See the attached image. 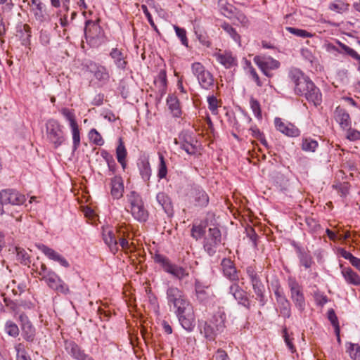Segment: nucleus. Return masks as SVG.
Masks as SVG:
<instances>
[{
    "mask_svg": "<svg viewBox=\"0 0 360 360\" xmlns=\"http://www.w3.org/2000/svg\"><path fill=\"white\" fill-rule=\"evenodd\" d=\"M44 281L51 289L58 293L68 295L70 292L68 284L54 271L49 272V274L45 277Z\"/></svg>",
    "mask_w": 360,
    "mask_h": 360,
    "instance_id": "obj_12",
    "label": "nucleus"
},
{
    "mask_svg": "<svg viewBox=\"0 0 360 360\" xmlns=\"http://www.w3.org/2000/svg\"><path fill=\"white\" fill-rule=\"evenodd\" d=\"M127 155V149L122 139H119V144L116 148V157L118 162L121 165L122 167L124 169L127 166L126 157Z\"/></svg>",
    "mask_w": 360,
    "mask_h": 360,
    "instance_id": "obj_36",
    "label": "nucleus"
},
{
    "mask_svg": "<svg viewBox=\"0 0 360 360\" xmlns=\"http://www.w3.org/2000/svg\"><path fill=\"white\" fill-rule=\"evenodd\" d=\"M4 330L6 334L13 338H16L19 335V328L13 321L11 320L6 321L4 326Z\"/></svg>",
    "mask_w": 360,
    "mask_h": 360,
    "instance_id": "obj_45",
    "label": "nucleus"
},
{
    "mask_svg": "<svg viewBox=\"0 0 360 360\" xmlns=\"http://www.w3.org/2000/svg\"><path fill=\"white\" fill-rule=\"evenodd\" d=\"M217 328L212 321L205 322L203 326V329L201 330V333H203L205 337L210 340H214L215 337L221 333V332L217 331Z\"/></svg>",
    "mask_w": 360,
    "mask_h": 360,
    "instance_id": "obj_38",
    "label": "nucleus"
},
{
    "mask_svg": "<svg viewBox=\"0 0 360 360\" xmlns=\"http://www.w3.org/2000/svg\"><path fill=\"white\" fill-rule=\"evenodd\" d=\"M319 143L316 141L311 138H303L301 148L305 152H315Z\"/></svg>",
    "mask_w": 360,
    "mask_h": 360,
    "instance_id": "obj_42",
    "label": "nucleus"
},
{
    "mask_svg": "<svg viewBox=\"0 0 360 360\" xmlns=\"http://www.w3.org/2000/svg\"><path fill=\"white\" fill-rule=\"evenodd\" d=\"M190 200L197 207H205L208 205L209 197L206 192L198 186H193L188 193Z\"/></svg>",
    "mask_w": 360,
    "mask_h": 360,
    "instance_id": "obj_15",
    "label": "nucleus"
},
{
    "mask_svg": "<svg viewBox=\"0 0 360 360\" xmlns=\"http://www.w3.org/2000/svg\"><path fill=\"white\" fill-rule=\"evenodd\" d=\"M287 281L290 292V298L297 310L302 313L306 307L302 287L295 277L289 276Z\"/></svg>",
    "mask_w": 360,
    "mask_h": 360,
    "instance_id": "obj_7",
    "label": "nucleus"
},
{
    "mask_svg": "<svg viewBox=\"0 0 360 360\" xmlns=\"http://www.w3.org/2000/svg\"><path fill=\"white\" fill-rule=\"evenodd\" d=\"M61 114L69 122L72 136V150L75 151L80 146V132L78 124L76 120V116L73 110L64 108L60 110Z\"/></svg>",
    "mask_w": 360,
    "mask_h": 360,
    "instance_id": "obj_9",
    "label": "nucleus"
},
{
    "mask_svg": "<svg viewBox=\"0 0 360 360\" xmlns=\"http://www.w3.org/2000/svg\"><path fill=\"white\" fill-rule=\"evenodd\" d=\"M283 338H284L286 345L288 346V347L290 350V352L292 353L295 352V346L292 343V342L288 336L286 328H285L283 329Z\"/></svg>",
    "mask_w": 360,
    "mask_h": 360,
    "instance_id": "obj_63",
    "label": "nucleus"
},
{
    "mask_svg": "<svg viewBox=\"0 0 360 360\" xmlns=\"http://www.w3.org/2000/svg\"><path fill=\"white\" fill-rule=\"evenodd\" d=\"M205 226L194 224L191 229V236L196 240L200 238L205 234Z\"/></svg>",
    "mask_w": 360,
    "mask_h": 360,
    "instance_id": "obj_56",
    "label": "nucleus"
},
{
    "mask_svg": "<svg viewBox=\"0 0 360 360\" xmlns=\"http://www.w3.org/2000/svg\"><path fill=\"white\" fill-rule=\"evenodd\" d=\"M191 71L196 77L200 86L205 90H212L215 86L213 75L199 62L191 64Z\"/></svg>",
    "mask_w": 360,
    "mask_h": 360,
    "instance_id": "obj_5",
    "label": "nucleus"
},
{
    "mask_svg": "<svg viewBox=\"0 0 360 360\" xmlns=\"http://www.w3.org/2000/svg\"><path fill=\"white\" fill-rule=\"evenodd\" d=\"M285 30L289 32L290 34L302 39L305 38H311L313 37V34L308 31L302 29H299L292 27H286Z\"/></svg>",
    "mask_w": 360,
    "mask_h": 360,
    "instance_id": "obj_47",
    "label": "nucleus"
},
{
    "mask_svg": "<svg viewBox=\"0 0 360 360\" xmlns=\"http://www.w3.org/2000/svg\"><path fill=\"white\" fill-rule=\"evenodd\" d=\"M274 295H275V297H276V302H279L281 300L287 299V297L285 295L282 288H281V286L279 285L276 286V288H274Z\"/></svg>",
    "mask_w": 360,
    "mask_h": 360,
    "instance_id": "obj_62",
    "label": "nucleus"
},
{
    "mask_svg": "<svg viewBox=\"0 0 360 360\" xmlns=\"http://www.w3.org/2000/svg\"><path fill=\"white\" fill-rule=\"evenodd\" d=\"M250 108L254 113V115L257 119H261L262 118V112H261L260 103H259V101L257 99H255V98L251 97L250 99Z\"/></svg>",
    "mask_w": 360,
    "mask_h": 360,
    "instance_id": "obj_52",
    "label": "nucleus"
},
{
    "mask_svg": "<svg viewBox=\"0 0 360 360\" xmlns=\"http://www.w3.org/2000/svg\"><path fill=\"white\" fill-rule=\"evenodd\" d=\"M288 77L294 84L295 94L303 96L307 101L317 107L322 103V94L314 83L298 68H292Z\"/></svg>",
    "mask_w": 360,
    "mask_h": 360,
    "instance_id": "obj_2",
    "label": "nucleus"
},
{
    "mask_svg": "<svg viewBox=\"0 0 360 360\" xmlns=\"http://www.w3.org/2000/svg\"><path fill=\"white\" fill-rule=\"evenodd\" d=\"M46 136L49 141L56 148L60 146L65 141L63 127L55 120H49L46 124Z\"/></svg>",
    "mask_w": 360,
    "mask_h": 360,
    "instance_id": "obj_8",
    "label": "nucleus"
},
{
    "mask_svg": "<svg viewBox=\"0 0 360 360\" xmlns=\"http://www.w3.org/2000/svg\"><path fill=\"white\" fill-rule=\"evenodd\" d=\"M167 105L173 116L179 117L181 115L179 101L174 95H169L167 98Z\"/></svg>",
    "mask_w": 360,
    "mask_h": 360,
    "instance_id": "obj_33",
    "label": "nucleus"
},
{
    "mask_svg": "<svg viewBox=\"0 0 360 360\" xmlns=\"http://www.w3.org/2000/svg\"><path fill=\"white\" fill-rule=\"evenodd\" d=\"M197 141L187 132H182L179 136V139H174V143L179 145L180 148L188 155H195L197 152Z\"/></svg>",
    "mask_w": 360,
    "mask_h": 360,
    "instance_id": "obj_14",
    "label": "nucleus"
},
{
    "mask_svg": "<svg viewBox=\"0 0 360 360\" xmlns=\"http://www.w3.org/2000/svg\"><path fill=\"white\" fill-rule=\"evenodd\" d=\"M16 257L17 259L20 261L23 265H29L31 262L30 255L28 253L22 248L16 247Z\"/></svg>",
    "mask_w": 360,
    "mask_h": 360,
    "instance_id": "obj_46",
    "label": "nucleus"
},
{
    "mask_svg": "<svg viewBox=\"0 0 360 360\" xmlns=\"http://www.w3.org/2000/svg\"><path fill=\"white\" fill-rule=\"evenodd\" d=\"M160 162L158 167L157 176L160 179H165L167 174V167L162 154L159 153Z\"/></svg>",
    "mask_w": 360,
    "mask_h": 360,
    "instance_id": "obj_48",
    "label": "nucleus"
},
{
    "mask_svg": "<svg viewBox=\"0 0 360 360\" xmlns=\"http://www.w3.org/2000/svg\"><path fill=\"white\" fill-rule=\"evenodd\" d=\"M35 272L37 276H41V280L45 281V277L49 274V272H53V271L49 269L44 263H40L39 266H36Z\"/></svg>",
    "mask_w": 360,
    "mask_h": 360,
    "instance_id": "obj_57",
    "label": "nucleus"
},
{
    "mask_svg": "<svg viewBox=\"0 0 360 360\" xmlns=\"http://www.w3.org/2000/svg\"><path fill=\"white\" fill-rule=\"evenodd\" d=\"M347 352L352 360H360V346L352 342L347 343Z\"/></svg>",
    "mask_w": 360,
    "mask_h": 360,
    "instance_id": "obj_44",
    "label": "nucleus"
},
{
    "mask_svg": "<svg viewBox=\"0 0 360 360\" xmlns=\"http://www.w3.org/2000/svg\"><path fill=\"white\" fill-rule=\"evenodd\" d=\"M39 40L41 44L46 46L50 42V34L46 31L40 32Z\"/></svg>",
    "mask_w": 360,
    "mask_h": 360,
    "instance_id": "obj_64",
    "label": "nucleus"
},
{
    "mask_svg": "<svg viewBox=\"0 0 360 360\" xmlns=\"http://www.w3.org/2000/svg\"><path fill=\"white\" fill-rule=\"evenodd\" d=\"M124 193V184L121 176H115L111 179V195L114 199H120Z\"/></svg>",
    "mask_w": 360,
    "mask_h": 360,
    "instance_id": "obj_28",
    "label": "nucleus"
},
{
    "mask_svg": "<svg viewBox=\"0 0 360 360\" xmlns=\"http://www.w3.org/2000/svg\"><path fill=\"white\" fill-rule=\"evenodd\" d=\"M14 349L16 352V360H32L23 343H16Z\"/></svg>",
    "mask_w": 360,
    "mask_h": 360,
    "instance_id": "obj_39",
    "label": "nucleus"
},
{
    "mask_svg": "<svg viewBox=\"0 0 360 360\" xmlns=\"http://www.w3.org/2000/svg\"><path fill=\"white\" fill-rule=\"evenodd\" d=\"M245 273L251 283L256 300L259 302L260 306L264 307L267 303L266 290L256 266H248L245 268Z\"/></svg>",
    "mask_w": 360,
    "mask_h": 360,
    "instance_id": "obj_3",
    "label": "nucleus"
},
{
    "mask_svg": "<svg viewBox=\"0 0 360 360\" xmlns=\"http://www.w3.org/2000/svg\"><path fill=\"white\" fill-rule=\"evenodd\" d=\"M84 34L86 41L92 43L93 41L102 38L103 30L97 22L87 20L85 25Z\"/></svg>",
    "mask_w": 360,
    "mask_h": 360,
    "instance_id": "obj_19",
    "label": "nucleus"
},
{
    "mask_svg": "<svg viewBox=\"0 0 360 360\" xmlns=\"http://www.w3.org/2000/svg\"><path fill=\"white\" fill-rule=\"evenodd\" d=\"M254 63L258 66L264 75L271 77V70L279 68L281 63L278 60L268 56H256L253 58Z\"/></svg>",
    "mask_w": 360,
    "mask_h": 360,
    "instance_id": "obj_11",
    "label": "nucleus"
},
{
    "mask_svg": "<svg viewBox=\"0 0 360 360\" xmlns=\"http://www.w3.org/2000/svg\"><path fill=\"white\" fill-rule=\"evenodd\" d=\"M141 9H142L143 13L145 14L146 17L147 18V20H148L149 24L151 25V27L153 28H154L155 30H158L157 26L155 24V22L153 20L152 15L150 13V12L148 11L147 6L146 5H142Z\"/></svg>",
    "mask_w": 360,
    "mask_h": 360,
    "instance_id": "obj_60",
    "label": "nucleus"
},
{
    "mask_svg": "<svg viewBox=\"0 0 360 360\" xmlns=\"http://www.w3.org/2000/svg\"><path fill=\"white\" fill-rule=\"evenodd\" d=\"M64 347L67 353L76 360H94L72 340H65Z\"/></svg>",
    "mask_w": 360,
    "mask_h": 360,
    "instance_id": "obj_17",
    "label": "nucleus"
},
{
    "mask_svg": "<svg viewBox=\"0 0 360 360\" xmlns=\"http://www.w3.org/2000/svg\"><path fill=\"white\" fill-rule=\"evenodd\" d=\"M109 56L113 60L117 68L122 70L126 69L127 65V61L126 60L127 56L122 50L117 47L112 48L110 51Z\"/></svg>",
    "mask_w": 360,
    "mask_h": 360,
    "instance_id": "obj_26",
    "label": "nucleus"
},
{
    "mask_svg": "<svg viewBox=\"0 0 360 360\" xmlns=\"http://www.w3.org/2000/svg\"><path fill=\"white\" fill-rule=\"evenodd\" d=\"M167 304L174 311L184 329L191 332L195 328V316L193 307L182 290L174 285L166 290Z\"/></svg>",
    "mask_w": 360,
    "mask_h": 360,
    "instance_id": "obj_1",
    "label": "nucleus"
},
{
    "mask_svg": "<svg viewBox=\"0 0 360 360\" xmlns=\"http://www.w3.org/2000/svg\"><path fill=\"white\" fill-rule=\"evenodd\" d=\"M229 292L233 295L238 304L243 306L247 309L251 307L250 300L245 291L237 283L231 284L229 289Z\"/></svg>",
    "mask_w": 360,
    "mask_h": 360,
    "instance_id": "obj_18",
    "label": "nucleus"
},
{
    "mask_svg": "<svg viewBox=\"0 0 360 360\" xmlns=\"http://www.w3.org/2000/svg\"><path fill=\"white\" fill-rule=\"evenodd\" d=\"M156 200L168 215L172 214V202L169 197L165 193H158L156 195Z\"/></svg>",
    "mask_w": 360,
    "mask_h": 360,
    "instance_id": "obj_31",
    "label": "nucleus"
},
{
    "mask_svg": "<svg viewBox=\"0 0 360 360\" xmlns=\"http://www.w3.org/2000/svg\"><path fill=\"white\" fill-rule=\"evenodd\" d=\"M221 28L230 35V37L237 43L240 44V37L237 33L235 28H233L230 24L228 22H224L221 25Z\"/></svg>",
    "mask_w": 360,
    "mask_h": 360,
    "instance_id": "obj_49",
    "label": "nucleus"
},
{
    "mask_svg": "<svg viewBox=\"0 0 360 360\" xmlns=\"http://www.w3.org/2000/svg\"><path fill=\"white\" fill-rule=\"evenodd\" d=\"M214 56L226 69L235 67L238 64L237 58L233 56L231 52L215 53Z\"/></svg>",
    "mask_w": 360,
    "mask_h": 360,
    "instance_id": "obj_24",
    "label": "nucleus"
},
{
    "mask_svg": "<svg viewBox=\"0 0 360 360\" xmlns=\"http://www.w3.org/2000/svg\"><path fill=\"white\" fill-rule=\"evenodd\" d=\"M103 239L109 247L111 252L115 254L118 250V243L114 231L110 229H104L103 231Z\"/></svg>",
    "mask_w": 360,
    "mask_h": 360,
    "instance_id": "obj_29",
    "label": "nucleus"
},
{
    "mask_svg": "<svg viewBox=\"0 0 360 360\" xmlns=\"http://www.w3.org/2000/svg\"><path fill=\"white\" fill-rule=\"evenodd\" d=\"M18 321L22 330V336L28 342H33L36 336V328L28 316L22 313L19 315Z\"/></svg>",
    "mask_w": 360,
    "mask_h": 360,
    "instance_id": "obj_13",
    "label": "nucleus"
},
{
    "mask_svg": "<svg viewBox=\"0 0 360 360\" xmlns=\"http://www.w3.org/2000/svg\"><path fill=\"white\" fill-rule=\"evenodd\" d=\"M296 252L300 264L304 266L305 269L310 268L313 264V259L310 254L299 246L296 248Z\"/></svg>",
    "mask_w": 360,
    "mask_h": 360,
    "instance_id": "obj_34",
    "label": "nucleus"
},
{
    "mask_svg": "<svg viewBox=\"0 0 360 360\" xmlns=\"http://www.w3.org/2000/svg\"><path fill=\"white\" fill-rule=\"evenodd\" d=\"M88 70L94 74L95 78L102 84H106L110 79V73L106 67L90 61L86 65Z\"/></svg>",
    "mask_w": 360,
    "mask_h": 360,
    "instance_id": "obj_20",
    "label": "nucleus"
},
{
    "mask_svg": "<svg viewBox=\"0 0 360 360\" xmlns=\"http://www.w3.org/2000/svg\"><path fill=\"white\" fill-rule=\"evenodd\" d=\"M174 29L175 30L176 36L179 38L181 40V44L188 47V41L186 37V31L184 28L180 27L177 25H174Z\"/></svg>",
    "mask_w": 360,
    "mask_h": 360,
    "instance_id": "obj_53",
    "label": "nucleus"
},
{
    "mask_svg": "<svg viewBox=\"0 0 360 360\" xmlns=\"http://www.w3.org/2000/svg\"><path fill=\"white\" fill-rule=\"evenodd\" d=\"M342 47L345 51L347 56L358 61L357 70L360 72V55L355 50L348 46H342Z\"/></svg>",
    "mask_w": 360,
    "mask_h": 360,
    "instance_id": "obj_54",
    "label": "nucleus"
},
{
    "mask_svg": "<svg viewBox=\"0 0 360 360\" xmlns=\"http://www.w3.org/2000/svg\"><path fill=\"white\" fill-rule=\"evenodd\" d=\"M153 258L154 262L160 264L165 272L179 281L188 276L189 274L186 269L172 263L166 256L157 252L153 255Z\"/></svg>",
    "mask_w": 360,
    "mask_h": 360,
    "instance_id": "obj_4",
    "label": "nucleus"
},
{
    "mask_svg": "<svg viewBox=\"0 0 360 360\" xmlns=\"http://www.w3.org/2000/svg\"><path fill=\"white\" fill-rule=\"evenodd\" d=\"M213 359L215 360H230L227 353L221 349H218L215 354L213 355Z\"/></svg>",
    "mask_w": 360,
    "mask_h": 360,
    "instance_id": "obj_61",
    "label": "nucleus"
},
{
    "mask_svg": "<svg viewBox=\"0 0 360 360\" xmlns=\"http://www.w3.org/2000/svg\"><path fill=\"white\" fill-rule=\"evenodd\" d=\"M274 124L276 129L290 137H297L300 135V129L290 122H284L279 117H276Z\"/></svg>",
    "mask_w": 360,
    "mask_h": 360,
    "instance_id": "obj_22",
    "label": "nucleus"
},
{
    "mask_svg": "<svg viewBox=\"0 0 360 360\" xmlns=\"http://www.w3.org/2000/svg\"><path fill=\"white\" fill-rule=\"evenodd\" d=\"M138 168L139 171V174L143 180V181L147 182L150 180V178L152 174L151 167L148 160L143 159L141 160L138 164Z\"/></svg>",
    "mask_w": 360,
    "mask_h": 360,
    "instance_id": "obj_32",
    "label": "nucleus"
},
{
    "mask_svg": "<svg viewBox=\"0 0 360 360\" xmlns=\"http://www.w3.org/2000/svg\"><path fill=\"white\" fill-rule=\"evenodd\" d=\"M276 311L283 318L289 319L291 316V304L288 299L277 302Z\"/></svg>",
    "mask_w": 360,
    "mask_h": 360,
    "instance_id": "obj_35",
    "label": "nucleus"
},
{
    "mask_svg": "<svg viewBox=\"0 0 360 360\" xmlns=\"http://www.w3.org/2000/svg\"><path fill=\"white\" fill-rule=\"evenodd\" d=\"M37 248L43 252L49 259L59 263L62 266L68 268L70 264L68 260L53 249L49 248L44 244H37Z\"/></svg>",
    "mask_w": 360,
    "mask_h": 360,
    "instance_id": "obj_21",
    "label": "nucleus"
},
{
    "mask_svg": "<svg viewBox=\"0 0 360 360\" xmlns=\"http://www.w3.org/2000/svg\"><path fill=\"white\" fill-rule=\"evenodd\" d=\"M328 318L330 321L331 324L335 328V332L338 335L339 334V325L338 317L333 309H330L328 311Z\"/></svg>",
    "mask_w": 360,
    "mask_h": 360,
    "instance_id": "obj_58",
    "label": "nucleus"
},
{
    "mask_svg": "<svg viewBox=\"0 0 360 360\" xmlns=\"http://www.w3.org/2000/svg\"><path fill=\"white\" fill-rule=\"evenodd\" d=\"M89 138L90 141L96 146H101L104 144V140L103 139L101 135L95 129H92L89 131Z\"/></svg>",
    "mask_w": 360,
    "mask_h": 360,
    "instance_id": "obj_50",
    "label": "nucleus"
},
{
    "mask_svg": "<svg viewBox=\"0 0 360 360\" xmlns=\"http://www.w3.org/2000/svg\"><path fill=\"white\" fill-rule=\"evenodd\" d=\"M342 274L345 281L350 284L358 285L360 284V277L350 268H345L342 270Z\"/></svg>",
    "mask_w": 360,
    "mask_h": 360,
    "instance_id": "obj_37",
    "label": "nucleus"
},
{
    "mask_svg": "<svg viewBox=\"0 0 360 360\" xmlns=\"http://www.w3.org/2000/svg\"><path fill=\"white\" fill-rule=\"evenodd\" d=\"M245 63L247 65L248 72L252 77V79L256 82L258 86H262V82L260 80V78L257 73L255 69L251 65V63L249 60H245Z\"/></svg>",
    "mask_w": 360,
    "mask_h": 360,
    "instance_id": "obj_51",
    "label": "nucleus"
},
{
    "mask_svg": "<svg viewBox=\"0 0 360 360\" xmlns=\"http://www.w3.org/2000/svg\"><path fill=\"white\" fill-rule=\"evenodd\" d=\"M30 30V28L27 25H23L22 29L18 31L21 44L25 46H28L30 43L31 33Z\"/></svg>",
    "mask_w": 360,
    "mask_h": 360,
    "instance_id": "obj_43",
    "label": "nucleus"
},
{
    "mask_svg": "<svg viewBox=\"0 0 360 360\" xmlns=\"http://www.w3.org/2000/svg\"><path fill=\"white\" fill-rule=\"evenodd\" d=\"M221 242V231L217 228H210L203 242V248L210 255L213 256Z\"/></svg>",
    "mask_w": 360,
    "mask_h": 360,
    "instance_id": "obj_10",
    "label": "nucleus"
},
{
    "mask_svg": "<svg viewBox=\"0 0 360 360\" xmlns=\"http://www.w3.org/2000/svg\"><path fill=\"white\" fill-rule=\"evenodd\" d=\"M1 195L4 205H21L26 201L25 195L14 189H4Z\"/></svg>",
    "mask_w": 360,
    "mask_h": 360,
    "instance_id": "obj_16",
    "label": "nucleus"
},
{
    "mask_svg": "<svg viewBox=\"0 0 360 360\" xmlns=\"http://www.w3.org/2000/svg\"><path fill=\"white\" fill-rule=\"evenodd\" d=\"M349 5L342 0H335L329 5L330 10L338 13H343L348 11Z\"/></svg>",
    "mask_w": 360,
    "mask_h": 360,
    "instance_id": "obj_41",
    "label": "nucleus"
},
{
    "mask_svg": "<svg viewBox=\"0 0 360 360\" xmlns=\"http://www.w3.org/2000/svg\"><path fill=\"white\" fill-rule=\"evenodd\" d=\"M226 319V314L222 309H219L210 320L217 328V331L223 332L226 328L225 322Z\"/></svg>",
    "mask_w": 360,
    "mask_h": 360,
    "instance_id": "obj_30",
    "label": "nucleus"
},
{
    "mask_svg": "<svg viewBox=\"0 0 360 360\" xmlns=\"http://www.w3.org/2000/svg\"><path fill=\"white\" fill-rule=\"evenodd\" d=\"M29 5L37 20L43 22L46 20V6L40 0H31Z\"/></svg>",
    "mask_w": 360,
    "mask_h": 360,
    "instance_id": "obj_27",
    "label": "nucleus"
},
{
    "mask_svg": "<svg viewBox=\"0 0 360 360\" xmlns=\"http://www.w3.org/2000/svg\"><path fill=\"white\" fill-rule=\"evenodd\" d=\"M224 276L230 281L237 283L239 280L238 271L233 262L227 258H224L221 262Z\"/></svg>",
    "mask_w": 360,
    "mask_h": 360,
    "instance_id": "obj_23",
    "label": "nucleus"
},
{
    "mask_svg": "<svg viewBox=\"0 0 360 360\" xmlns=\"http://www.w3.org/2000/svg\"><path fill=\"white\" fill-rule=\"evenodd\" d=\"M335 120L340 124V127L345 130L351 127L352 121L349 113L342 108L338 106L334 112Z\"/></svg>",
    "mask_w": 360,
    "mask_h": 360,
    "instance_id": "obj_25",
    "label": "nucleus"
},
{
    "mask_svg": "<svg viewBox=\"0 0 360 360\" xmlns=\"http://www.w3.org/2000/svg\"><path fill=\"white\" fill-rule=\"evenodd\" d=\"M208 108L212 114L217 113V99L214 96H210L207 97Z\"/></svg>",
    "mask_w": 360,
    "mask_h": 360,
    "instance_id": "obj_59",
    "label": "nucleus"
},
{
    "mask_svg": "<svg viewBox=\"0 0 360 360\" xmlns=\"http://www.w3.org/2000/svg\"><path fill=\"white\" fill-rule=\"evenodd\" d=\"M127 198L134 218L140 222H145L148 219V213L144 207L141 196L136 191H131Z\"/></svg>",
    "mask_w": 360,
    "mask_h": 360,
    "instance_id": "obj_6",
    "label": "nucleus"
},
{
    "mask_svg": "<svg viewBox=\"0 0 360 360\" xmlns=\"http://www.w3.org/2000/svg\"><path fill=\"white\" fill-rule=\"evenodd\" d=\"M337 45H335L332 43H328L326 44V50L327 52L334 54L336 56L338 53L347 55L345 51L343 49L342 46H347L346 44L337 41Z\"/></svg>",
    "mask_w": 360,
    "mask_h": 360,
    "instance_id": "obj_40",
    "label": "nucleus"
},
{
    "mask_svg": "<svg viewBox=\"0 0 360 360\" xmlns=\"http://www.w3.org/2000/svg\"><path fill=\"white\" fill-rule=\"evenodd\" d=\"M346 130V138L350 141H356L360 139V131L352 128L348 127Z\"/></svg>",
    "mask_w": 360,
    "mask_h": 360,
    "instance_id": "obj_55",
    "label": "nucleus"
}]
</instances>
